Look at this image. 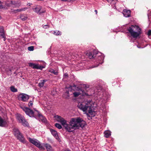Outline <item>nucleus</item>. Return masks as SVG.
<instances>
[{"label":"nucleus","mask_w":151,"mask_h":151,"mask_svg":"<svg viewBox=\"0 0 151 151\" xmlns=\"http://www.w3.org/2000/svg\"><path fill=\"white\" fill-rule=\"evenodd\" d=\"M55 118L56 121L60 123L64 127L65 129L69 132L72 131V129H79L78 122L79 117L73 118L71 119L69 122V125L67 124V121L61 116L56 115Z\"/></svg>","instance_id":"obj_1"},{"label":"nucleus","mask_w":151,"mask_h":151,"mask_svg":"<svg viewBox=\"0 0 151 151\" xmlns=\"http://www.w3.org/2000/svg\"><path fill=\"white\" fill-rule=\"evenodd\" d=\"M68 91H67L65 93V95H66V96H65L66 98H68L70 96V94L69 91H74L73 92V96L75 97L78 96L79 95H82L83 96H91L92 94L94 93V92L93 91L92 93H86L81 88L77 87L76 85H73V86H70L68 88Z\"/></svg>","instance_id":"obj_2"},{"label":"nucleus","mask_w":151,"mask_h":151,"mask_svg":"<svg viewBox=\"0 0 151 151\" xmlns=\"http://www.w3.org/2000/svg\"><path fill=\"white\" fill-rule=\"evenodd\" d=\"M92 104L91 101L89 100L85 103L80 102L78 103L77 106L83 111L85 112L88 111V113L91 116V117H93L95 116V112L92 109Z\"/></svg>","instance_id":"obj_3"},{"label":"nucleus","mask_w":151,"mask_h":151,"mask_svg":"<svg viewBox=\"0 0 151 151\" xmlns=\"http://www.w3.org/2000/svg\"><path fill=\"white\" fill-rule=\"evenodd\" d=\"M21 108L25 112L26 114L30 117H34L36 118L37 117H38L43 122H45L46 119L35 109H34L35 111L34 112L30 109L26 107L22 106Z\"/></svg>","instance_id":"obj_4"},{"label":"nucleus","mask_w":151,"mask_h":151,"mask_svg":"<svg viewBox=\"0 0 151 151\" xmlns=\"http://www.w3.org/2000/svg\"><path fill=\"white\" fill-rule=\"evenodd\" d=\"M128 31L131 35L134 38H136L141 33V29L137 26L132 25L128 29Z\"/></svg>","instance_id":"obj_5"},{"label":"nucleus","mask_w":151,"mask_h":151,"mask_svg":"<svg viewBox=\"0 0 151 151\" xmlns=\"http://www.w3.org/2000/svg\"><path fill=\"white\" fill-rule=\"evenodd\" d=\"M13 132L15 137L20 141L24 143L26 142V141L24 136L20 132L18 129L14 128L13 129Z\"/></svg>","instance_id":"obj_6"},{"label":"nucleus","mask_w":151,"mask_h":151,"mask_svg":"<svg viewBox=\"0 0 151 151\" xmlns=\"http://www.w3.org/2000/svg\"><path fill=\"white\" fill-rule=\"evenodd\" d=\"M28 139L30 142L38 147L40 150L43 149L42 144H41L38 140L34 139H32L30 137L28 138Z\"/></svg>","instance_id":"obj_7"},{"label":"nucleus","mask_w":151,"mask_h":151,"mask_svg":"<svg viewBox=\"0 0 151 151\" xmlns=\"http://www.w3.org/2000/svg\"><path fill=\"white\" fill-rule=\"evenodd\" d=\"M17 118L19 121V122L22 123V125L25 127H28L29 124L28 122L26 120L24 116L20 114H17Z\"/></svg>","instance_id":"obj_8"},{"label":"nucleus","mask_w":151,"mask_h":151,"mask_svg":"<svg viewBox=\"0 0 151 151\" xmlns=\"http://www.w3.org/2000/svg\"><path fill=\"white\" fill-rule=\"evenodd\" d=\"M33 9L34 12L39 14H41L45 12V10L42 9V7L40 6H37Z\"/></svg>","instance_id":"obj_9"},{"label":"nucleus","mask_w":151,"mask_h":151,"mask_svg":"<svg viewBox=\"0 0 151 151\" xmlns=\"http://www.w3.org/2000/svg\"><path fill=\"white\" fill-rule=\"evenodd\" d=\"M19 100L23 101H26L28 100L29 97V96L25 93H21L18 96Z\"/></svg>","instance_id":"obj_10"},{"label":"nucleus","mask_w":151,"mask_h":151,"mask_svg":"<svg viewBox=\"0 0 151 151\" xmlns=\"http://www.w3.org/2000/svg\"><path fill=\"white\" fill-rule=\"evenodd\" d=\"M50 131L52 135L60 142L61 141L60 139L58 136L57 131L52 129H50Z\"/></svg>","instance_id":"obj_11"},{"label":"nucleus","mask_w":151,"mask_h":151,"mask_svg":"<svg viewBox=\"0 0 151 151\" xmlns=\"http://www.w3.org/2000/svg\"><path fill=\"white\" fill-rule=\"evenodd\" d=\"M42 147L43 149L41 150H45V147L47 149V151H53V149L52 146L49 144L47 143H43Z\"/></svg>","instance_id":"obj_12"},{"label":"nucleus","mask_w":151,"mask_h":151,"mask_svg":"<svg viewBox=\"0 0 151 151\" xmlns=\"http://www.w3.org/2000/svg\"><path fill=\"white\" fill-rule=\"evenodd\" d=\"M8 124L7 120L3 119L0 116V126L6 127L7 126Z\"/></svg>","instance_id":"obj_13"},{"label":"nucleus","mask_w":151,"mask_h":151,"mask_svg":"<svg viewBox=\"0 0 151 151\" xmlns=\"http://www.w3.org/2000/svg\"><path fill=\"white\" fill-rule=\"evenodd\" d=\"M104 59V57L103 56L101 55L100 56H99L97 59L96 63H98V64L96 65H95L93 67H90V68H93L94 67H97L98 66V65H99V64H101L103 63V60Z\"/></svg>","instance_id":"obj_14"},{"label":"nucleus","mask_w":151,"mask_h":151,"mask_svg":"<svg viewBox=\"0 0 151 151\" xmlns=\"http://www.w3.org/2000/svg\"><path fill=\"white\" fill-rule=\"evenodd\" d=\"M130 12H131L130 10L124 9L122 13L124 16L125 17H128L130 16Z\"/></svg>","instance_id":"obj_15"},{"label":"nucleus","mask_w":151,"mask_h":151,"mask_svg":"<svg viewBox=\"0 0 151 151\" xmlns=\"http://www.w3.org/2000/svg\"><path fill=\"white\" fill-rule=\"evenodd\" d=\"M78 122L79 128L80 127L82 128L86 125V123L85 121L83 120L82 119L80 118V120Z\"/></svg>","instance_id":"obj_16"},{"label":"nucleus","mask_w":151,"mask_h":151,"mask_svg":"<svg viewBox=\"0 0 151 151\" xmlns=\"http://www.w3.org/2000/svg\"><path fill=\"white\" fill-rule=\"evenodd\" d=\"M0 36L4 38V40L5 41L6 37L5 36L4 29L3 27L2 26L0 27Z\"/></svg>","instance_id":"obj_17"},{"label":"nucleus","mask_w":151,"mask_h":151,"mask_svg":"<svg viewBox=\"0 0 151 151\" xmlns=\"http://www.w3.org/2000/svg\"><path fill=\"white\" fill-rule=\"evenodd\" d=\"M10 4L13 7L18 6L20 5L19 1L17 0L11 1Z\"/></svg>","instance_id":"obj_18"},{"label":"nucleus","mask_w":151,"mask_h":151,"mask_svg":"<svg viewBox=\"0 0 151 151\" xmlns=\"http://www.w3.org/2000/svg\"><path fill=\"white\" fill-rule=\"evenodd\" d=\"M20 18L22 21H24L27 19L28 16L27 14H23L20 15Z\"/></svg>","instance_id":"obj_19"},{"label":"nucleus","mask_w":151,"mask_h":151,"mask_svg":"<svg viewBox=\"0 0 151 151\" xmlns=\"http://www.w3.org/2000/svg\"><path fill=\"white\" fill-rule=\"evenodd\" d=\"M29 65L33 68L40 69L38 65L32 63H29Z\"/></svg>","instance_id":"obj_20"},{"label":"nucleus","mask_w":151,"mask_h":151,"mask_svg":"<svg viewBox=\"0 0 151 151\" xmlns=\"http://www.w3.org/2000/svg\"><path fill=\"white\" fill-rule=\"evenodd\" d=\"M47 81L46 80H42L40 81V82L39 83L38 86L40 88H41L44 85L45 83Z\"/></svg>","instance_id":"obj_21"},{"label":"nucleus","mask_w":151,"mask_h":151,"mask_svg":"<svg viewBox=\"0 0 151 151\" xmlns=\"http://www.w3.org/2000/svg\"><path fill=\"white\" fill-rule=\"evenodd\" d=\"M105 136L106 138L109 137L111 135V132L109 131H105L104 132Z\"/></svg>","instance_id":"obj_22"},{"label":"nucleus","mask_w":151,"mask_h":151,"mask_svg":"<svg viewBox=\"0 0 151 151\" xmlns=\"http://www.w3.org/2000/svg\"><path fill=\"white\" fill-rule=\"evenodd\" d=\"M86 55L90 59H92L93 58V55L90 52H88L86 54Z\"/></svg>","instance_id":"obj_23"},{"label":"nucleus","mask_w":151,"mask_h":151,"mask_svg":"<svg viewBox=\"0 0 151 151\" xmlns=\"http://www.w3.org/2000/svg\"><path fill=\"white\" fill-rule=\"evenodd\" d=\"M11 91L13 92H16L17 91V89L15 88L14 86H12L10 87Z\"/></svg>","instance_id":"obj_24"},{"label":"nucleus","mask_w":151,"mask_h":151,"mask_svg":"<svg viewBox=\"0 0 151 151\" xmlns=\"http://www.w3.org/2000/svg\"><path fill=\"white\" fill-rule=\"evenodd\" d=\"M49 72H50V73H52L54 74L55 75H57L58 73L57 71L56 70H54L53 69H51L50 70H49Z\"/></svg>","instance_id":"obj_25"},{"label":"nucleus","mask_w":151,"mask_h":151,"mask_svg":"<svg viewBox=\"0 0 151 151\" xmlns=\"http://www.w3.org/2000/svg\"><path fill=\"white\" fill-rule=\"evenodd\" d=\"M55 126L59 129L62 128V127L60 124L58 123H56L55 124Z\"/></svg>","instance_id":"obj_26"},{"label":"nucleus","mask_w":151,"mask_h":151,"mask_svg":"<svg viewBox=\"0 0 151 151\" xmlns=\"http://www.w3.org/2000/svg\"><path fill=\"white\" fill-rule=\"evenodd\" d=\"M28 50L29 51H32L34 50V47L31 46L28 47Z\"/></svg>","instance_id":"obj_27"},{"label":"nucleus","mask_w":151,"mask_h":151,"mask_svg":"<svg viewBox=\"0 0 151 151\" xmlns=\"http://www.w3.org/2000/svg\"><path fill=\"white\" fill-rule=\"evenodd\" d=\"M82 87L84 88H85L86 89H87V88H89V86L88 85L83 84L82 85Z\"/></svg>","instance_id":"obj_28"},{"label":"nucleus","mask_w":151,"mask_h":151,"mask_svg":"<svg viewBox=\"0 0 151 151\" xmlns=\"http://www.w3.org/2000/svg\"><path fill=\"white\" fill-rule=\"evenodd\" d=\"M27 9V8H22V9H18L17 10V11L18 12H20L22 11H25Z\"/></svg>","instance_id":"obj_29"},{"label":"nucleus","mask_w":151,"mask_h":151,"mask_svg":"<svg viewBox=\"0 0 151 151\" xmlns=\"http://www.w3.org/2000/svg\"><path fill=\"white\" fill-rule=\"evenodd\" d=\"M60 33H61V32L60 31H56L54 32V34H55L56 35H59L60 34Z\"/></svg>","instance_id":"obj_30"},{"label":"nucleus","mask_w":151,"mask_h":151,"mask_svg":"<svg viewBox=\"0 0 151 151\" xmlns=\"http://www.w3.org/2000/svg\"><path fill=\"white\" fill-rule=\"evenodd\" d=\"M33 104V102L32 101H30L29 103L28 106L29 108H31L32 107Z\"/></svg>","instance_id":"obj_31"},{"label":"nucleus","mask_w":151,"mask_h":151,"mask_svg":"<svg viewBox=\"0 0 151 151\" xmlns=\"http://www.w3.org/2000/svg\"><path fill=\"white\" fill-rule=\"evenodd\" d=\"M49 25H45L43 26V27L44 28V29H47L48 28H49Z\"/></svg>","instance_id":"obj_32"},{"label":"nucleus","mask_w":151,"mask_h":151,"mask_svg":"<svg viewBox=\"0 0 151 151\" xmlns=\"http://www.w3.org/2000/svg\"><path fill=\"white\" fill-rule=\"evenodd\" d=\"M147 34L149 36L151 35V30H150L148 31Z\"/></svg>","instance_id":"obj_33"},{"label":"nucleus","mask_w":151,"mask_h":151,"mask_svg":"<svg viewBox=\"0 0 151 151\" xmlns=\"http://www.w3.org/2000/svg\"><path fill=\"white\" fill-rule=\"evenodd\" d=\"M2 3L1 1H0V9L2 8Z\"/></svg>","instance_id":"obj_34"},{"label":"nucleus","mask_w":151,"mask_h":151,"mask_svg":"<svg viewBox=\"0 0 151 151\" xmlns=\"http://www.w3.org/2000/svg\"><path fill=\"white\" fill-rule=\"evenodd\" d=\"M64 76H66V77H67L68 76V74L67 73H65V74L64 75Z\"/></svg>","instance_id":"obj_35"},{"label":"nucleus","mask_w":151,"mask_h":151,"mask_svg":"<svg viewBox=\"0 0 151 151\" xmlns=\"http://www.w3.org/2000/svg\"><path fill=\"white\" fill-rule=\"evenodd\" d=\"M94 11H95V12L96 14H97V10H95Z\"/></svg>","instance_id":"obj_36"},{"label":"nucleus","mask_w":151,"mask_h":151,"mask_svg":"<svg viewBox=\"0 0 151 151\" xmlns=\"http://www.w3.org/2000/svg\"><path fill=\"white\" fill-rule=\"evenodd\" d=\"M31 4H30V3H29L28 4V5L29 6H30Z\"/></svg>","instance_id":"obj_37"},{"label":"nucleus","mask_w":151,"mask_h":151,"mask_svg":"<svg viewBox=\"0 0 151 151\" xmlns=\"http://www.w3.org/2000/svg\"><path fill=\"white\" fill-rule=\"evenodd\" d=\"M137 47H138V48H140V47H138V46H137Z\"/></svg>","instance_id":"obj_38"},{"label":"nucleus","mask_w":151,"mask_h":151,"mask_svg":"<svg viewBox=\"0 0 151 151\" xmlns=\"http://www.w3.org/2000/svg\"><path fill=\"white\" fill-rule=\"evenodd\" d=\"M87 114L88 115V114L87 113Z\"/></svg>","instance_id":"obj_39"}]
</instances>
